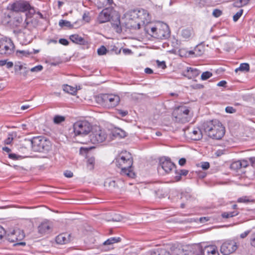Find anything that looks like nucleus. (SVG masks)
Returning a JSON list of instances; mask_svg holds the SVG:
<instances>
[{"mask_svg": "<svg viewBox=\"0 0 255 255\" xmlns=\"http://www.w3.org/2000/svg\"><path fill=\"white\" fill-rule=\"evenodd\" d=\"M107 137V133L106 130L99 126L93 127L89 135L91 142L94 144L103 142Z\"/></svg>", "mask_w": 255, "mask_h": 255, "instance_id": "nucleus-7", "label": "nucleus"}, {"mask_svg": "<svg viewBox=\"0 0 255 255\" xmlns=\"http://www.w3.org/2000/svg\"><path fill=\"white\" fill-rule=\"evenodd\" d=\"M12 9L16 12H25L28 11L30 14H33L35 12L29 3L25 1H19L14 2L12 5Z\"/></svg>", "mask_w": 255, "mask_h": 255, "instance_id": "nucleus-10", "label": "nucleus"}, {"mask_svg": "<svg viewBox=\"0 0 255 255\" xmlns=\"http://www.w3.org/2000/svg\"><path fill=\"white\" fill-rule=\"evenodd\" d=\"M212 76V74L208 71L203 72L201 75V79L202 80H206L211 77Z\"/></svg>", "mask_w": 255, "mask_h": 255, "instance_id": "nucleus-40", "label": "nucleus"}, {"mask_svg": "<svg viewBox=\"0 0 255 255\" xmlns=\"http://www.w3.org/2000/svg\"><path fill=\"white\" fill-rule=\"evenodd\" d=\"M107 51V50L106 47L104 46H102L98 49L97 52L99 55H103L106 53Z\"/></svg>", "mask_w": 255, "mask_h": 255, "instance_id": "nucleus-44", "label": "nucleus"}, {"mask_svg": "<svg viewBox=\"0 0 255 255\" xmlns=\"http://www.w3.org/2000/svg\"><path fill=\"white\" fill-rule=\"evenodd\" d=\"M185 134L192 140H199L202 137V133L198 128H188L185 130Z\"/></svg>", "mask_w": 255, "mask_h": 255, "instance_id": "nucleus-16", "label": "nucleus"}, {"mask_svg": "<svg viewBox=\"0 0 255 255\" xmlns=\"http://www.w3.org/2000/svg\"><path fill=\"white\" fill-rule=\"evenodd\" d=\"M8 157L13 160H18L21 159V156L15 153H10L8 154Z\"/></svg>", "mask_w": 255, "mask_h": 255, "instance_id": "nucleus-47", "label": "nucleus"}, {"mask_svg": "<svg viewBox=\"0 0 255 255\" xmlns=\"http://www.w3.org/2000/svg\"><path fill=\"white\" fill-rule=\"evenodd\" d=\"M120 241V238H111L104 242V245H111L114 243H118Z\"/></svg>", "mask_w": 255, "mask_h": 255, "instance_id": "nucleus-33", "label": "nucleus"}, {"mask_svg": "<svg viewBox=\"0 0 255 255\" xmlns=\"http://www.w3.org/2000/svg\"><path fill=\"white\" fill-rule=\"evenodd\" d=\"M178 163L181 166H183L186 163V159L184 158H182L179 159Z\"/></svg>", "mask_w": 255, "mask_h": 255, "instance_id": "nucleus-60", "label": "nucleus"}, {"mask_svg": "<svg viewBox=\"0 0 255 255\" xmlns=\"http://www.w3.org/2000/svg\"><path fill=\"white\" fill-rule=\"evenodd\" d=\"M70 40L74 43L82 44L84 43V39L78 34H73L70 36Z\"/></svg>", "mask_w": 255, "mask_h": 255, "instance_id": "nucleus-24", "label": "nucleus"}, {"mask_svg": "<svg viewBox=\"0 0 255 255\" xmlns=\"http://www.w3.org/2000/svg\"><path fill=\"white\" fill-rule=\"evenodd\" d=\"M64 174L66 177L68 178L72 177L73 175V173L70 171H66Z\"/></svg>", "mask_w": 255, "mask_h": 255, "instance_id": "nucleus-55", "label": "nucleus"}, {"mask_svg": "<svg viewBox=\"0 0 255 255\" xmlns=\"http://www.w3.org/2000/svg\"><path fill=\"white\" fill-rule=\"evenodd\" d=\"M112 26L117 33L122 32L121 22L119 18L112 23Z\"/></svg>", "mask_w": 255, "mask_h": 255, "instance_id": "nucleus-28", "label": "nucleus"}, {"mask_svg": "<svg viewBox=\"0 0 255 255\" xmlns=\"http://www.w3.org/2000/svg\"><path fill=\"white\" fill-rule=\"evenodd\" d=\"M2 150L7 152L8 154L10 153V149L7 147H2Z\"/></svg>", "mask_w": 255, "mask_h": 255, "instance_id": "nucleus-64", "label": "nucleus"}, {"mask_svg": "<svg viewBox=\"0 0 255 255\" xmlns=\"http://www.w3.org/2000/svg\"><path fill=\"white\" fill-rule=\"evenodd\" d=\"M122 217L120 215H116L114 218H113V221L119 222L122 220Z\"/></svg>", "mask_w": 255, "mask_h": 255, "instance_id": "nucleus-56", "label": "nucleus"}, {"mask_svg": "<svg viewBox=\"0 0 255 255\" xmlns=\"http://www.w3.org/2000/svg\"><path fill=\"white\" fill-rule=\"evenodd\" d=\"M59 25L60 27H71L72 25L71 24V22L69 21L66 20H60L59 22Z\"/></svg>", "mask_w": 255, "mask_h": 255, "instance_id": "nucleus-36", "label": "nucleus"}, {"mask_svg": "<svg viewBox=\"0 0 255 255\" xmlns=\"http://www.w3.org/2000/svg\"><path fill=\"white\" fill-rule=\"evenodd\" d=\"M16 133L15 132H11L8 134L7 138L4 141V142L6 144H10L13 140L14 137L16 136Z\"/></svg>", "mask_w": 255, "mask_h": 255, "instance_id": "nucleus-32", "label": "nucleus"}, {"mask_svg": "<svg viewBox=\"0 0 255 255\" xmlns=\"http://www.w3.org/2000/svg\"><path fill=\"white\" fill-rule=\"evenodd\" d=\"M6 65L7 68H10L13 67V64L12 62H7L6 60H1V66Z\"/></svg>", "mask_w": 255, "mask_h": 255, "instance_id": "nucleus-43", "label": "nucleus"}, {"mask_svg": "<svg viewBox=\"0 0 255 255\" xmlns=\"http://www.w3.org/2000/svg\"><path fill=\"white\" fill-rule=\"evenodd\" d=\"M59 42L60 44L64 45H67L69 43L68 40H66V39H64V38L60 39L59 40Z\"/></svg>", "mask_w": 255, "mask_h": 255, "instance_id": "nucleus-54", "label": "nucleus"}, {"mask_svg": "<svg viewBox=\"0 0 255 255\" xmlns=\"http://www.w3.org/2000/svg\"><path fill=\"white\" fill-rule=\"evenodd\" d=\"M240 164L241 162L240 160L234 161L231 164V168L234 170L239 169L241 168Z\"/></svg>", "mask_w": 255, "mask_h": 255, "instance_id": "nucleus-38", "label": "nucleus"}, {"mask_svg": "<svg viewBox=\"0 0 255 255\" xmlns=\"http://www.w3.org/2000/svg\"><path fill=\"white\" fill-rule=\"evenodd\" d=\"M96 101L103 106L110 108L117 106L120 98L116 95L101 94L96 97Z\"/></svg>", "mask_w": 255, "mask_h": 255, "instance_id": "nucleus-6", "label": "nucleus"}, {"mask_svg": "<svg viewBox=\"0 0 255 255\" xmlns=\"http://www.w3.org/2000/svg\"><path fill=\"white\" fill-rule=\"evenodd\" d=\"M225 110L227 113L230 114L234 113L236 111L235 109L232 107H226Z\"/></svg>", "mask_w": 255, "mask_h": 255, "instance_id": "nucleus-52", "label": "nucleus"}, {"mask_svg": "<svg viewBox=\"0 0 255 255\" xmlns=\"http://www.w3.org/2000/svg\"><path fill=\"white\" fill-rule=\"evenodd\" d=\"M144 71L146 73L149 74H152L153 73L152 70L149 68H145L144 70Z\"/></svg>", "mask_w": 255, "mask_h": 255, "instance_id": "nucleus-63", "label": "nucleus"}, {"mask_svg": "<svg viewBox=\"0 0 255 255\" xmlns=\"http://www.w3.org/2000/svg\"><path fill=\"white\" fill-rule=\"evenodd\" d=\"M115 162L116 165L121 169V175L130 178L134 177L135 174L132 168V158L129 152L122 151L117 156Z\"/></svg>", "mask_w": 255, "mask_h": 255, "instance_id": "nucleus-2", "label": "nucleus"}, {"mask_svg": "<svg viewBox=\"0 0 255 255\" xmlns=\"http://www.w3.org/2000/svg\"><path fill=\"white\" fill-rule=\"evenodd\" d=\"M93 127L87 121H79L73 126L74 132L76 135H85L91 131Z\"/></svg>", "mask_w": 255, "mask_h": 255, "instance_id": "nucleus-8", "label": "nucleus"}, {"mask_svg": "<svg viewBox=\"0 0 255 255\" xmlns=\"http://www.w3.org/2000/svg\"><path fill=\"white\" fill-rule=\"evenodd\" d=\"M208 0H195L197 5L199 7L205 6L208 3Z\"/></svg>", "mask_w": 255, "mask_h": 255, "instance_id": "nucleus-39", "label": "nucleus"}, {"mask_svg": "<svg viewBox=\"0 0 255 255\" xmlns=\"http://www.w3.org/2000/svg\"><path fill=\"white\" fill-rule=\"evenodd\" d=\"M222 14V11L218 9H215L213 11V15L216 17H219Z\"/></svg>", "mask_w": 255, "mask_h": 255, "instance_id": "nucleus-49", "label": "nucleus"}, {"mask_svg": "<svg viewBox=\"0 0 255 255\" xmlns=\"http://www.w3.org/2000/svg\"><path fill=\"white\" fill-rule=\"evenodd\" d=\"M240 162H241V168H245V167H246L248 165V162L247 160H240Z\"/></svg>", "mask_w": 255, "mask_h": 255, "instance_id": "nucleus-53", "label": "nucleus"}, {"mask_svg": "<svg viewBox=\"0 0 255 255\" xmlns=\"http://www.w3.org/2000/svg\"><path fill=\"white\" fill-rule=\"evenodd\" d=\"M43 69L42 65H39L36 66L30 69V71L32 72H38L41 71Z\"/></svg>", "mask_w": 255, "mask_h": 255, "instance_id": "nucleus-45", "label": "nucleus"}, {"mask_svg": "<svg viewBox=\"0 0 255 255\" xmlns=\"http://www.w3.org/2000/svg\"><path fill=\"white\" fill-rule=\"evenodd\" d=\"M113 9L111 8L104 9L98 15L97 21L99 23H103L108 22L112 18Z\"/></svg>", "mask_w": 255, "mask_h": 255, "instance_id": "nucleus-15", "label": "nucleus"}, {"mask_svg": "<svg viewBox=\"0 0 255 255\" xmlns=\"http://www.w3.org/2000/svg\"><path fill=\"white\" fill-rule=\"evenodd\" d=\"M193 35V29L190 28H185L182 30L181 36L185 40L189 39Z\"/></svg>", "mask_w": 255, "mask_h": 255, "instance_id": "nucleus-23", "label": "nucleus"}, {"mask_svg": "<svg viewBox=\"0 0 255 255\" xmlns=\"http://www.w3.org/2000/svg\"><path fill=\"white\" fill-rule=\"evenodd\" d=\"M143 26L145 31L152 37H154V34H156L158 29L157 23L153 24L150 23L149 21L148 23H145Z\"/></svg>", "mask_w": 255, "mask_h": 255, "instance_id": "nucleus-18", "label": "nucleus"}, {"mask_svg": "<svg viewBox=\"0 0 255 255\" xmlns=\"http://www.w3.org/2000/svg\"><path fill=\"white\" fill-rule=\"evenodd\" d=\"M226 84V82L225 81H221L217 84V86L220 87H224L225 86Z\"/></svg>", "mask_w": 255, "mask_h": 255, "instance_id": "nucleus-61", "label": "nucleus"}, {"mask_svg": "<svg viewBox=\"0 0 255 255\" xmlns=\"http://www.w3.org/2000/svg\"><path fill=\"white\" fill-rule=\"evenodd\" d=\"M243 9H240L239 11H238L234 16H233V20L235 22H236L238 20L241 15L243 14Z\"/></svg>", "mask_w": 255, "mask_h": 255, "instance_id": "nucleus-41", "label": "nucleus"}, {"mask_svg": "<svg viewBox=\"0 0 255 255\" xmlns=\"http://www.w3.org/2000/svg\"><path fill=\"white\" fill-rule=\"evenodd\" d=\"M204 52V48L202 45L197 46L193 51H190V54H194L195 56H199L201 55Z\"/></svg>", "mask_w": 255, "mask_h": 255, "instance_id": "nucleus-25", "label": "nucleus"}, {"mask_svg": "<svg viewBox=\"0 0 255 255\" xmlns=\"http://www.w3.org/2000/svg\"><path fill=\"white\" fill-rule=\"evenodd\" d=\"M112 133L113 136L117 138H124L127 136V132L120 128H115Z\"/></svg>", "mask_w": 255, "mask_h": 255, "instance_id": "nucleus-22", "label": "nucleus"}, {"mask_svg": "<svg viewBox=\"0 0 255 255\" xmlns=\"http://www.w3.org/2000/svg\"><path fill=\"white\" fill-rule=\"evenodd\" d=\"M4 234V238L9 242L14 243V246L20 245L24 246L25 243L21 242L24 238V234L23 231L20 229H16L8 233H6L5 230L1 227V240L3 238L2 234Z\"/></svg>", "mask_w": 255, "mask_h": 255, "instance_id": "nucleus-5", "label": "nucleus"}, {"mask_svg": "<svg viewBox=\"0 0 255 255\" xmlns=\"http://www.w3.org/2000/svg\"><path fill=\"white\" fill-rule=\"evenodd\" d=\"M117 112L122 117H125L128 114V112L127 111H124L122 110H118Z\"/></svg>", "mask_w": 255, "mask_h": 255, "instance_id": "nucleus-51", "label": "nucleus"}, {"mask_svg": "<svg viewBox=\"0 0 255 255\" xmlns=\"http://www.w3.org/2000/svg\"><path fill=\"white\" fill-rule=\"evenodd\" d=\"M187 72L188 74V76L189 78L196 77L200 74V71L198 70L191 67L187 68Z\"/></svg>", "mask_w": 255, "mask_h": 255, "instance_id": "nucleus-26", "label": "nucleus"}, {"mask_svg": "<svg viewBox=\"0 0 255 255\" xmlns=\"http://www.w3.org/2000/svg\"><path fill=\"white\" fill-rule=\"evenodd\" d=\"M151 255H170L165 249H158L151 253Z\"/></svg>", "mask_w": 255, "mask_h": 255, "instance_id": "nucleus-30", "label": "nucleus"}, {"mask_svg": "<svg viewBox=\"0 0 255 255\" xmlns=\"http://www.w3.org/2000/svg\"><path fill=\"white\" fill-rule=\"evenodd\" d=\"M95 160V158L93 157H90L87 160V166L90 170L93 169L94 168Z\"/></svg>", "mask_w": 255, "mask_h": 255, "instance_id": "nucleus-37", "label": "nucleus"}, {"mask_svg": "<svg viewBox=\"0 0 255 255\" xmlns=\"http://www.w3.org/2000/svg\"><path fill=\"white\" fill-rule=\"evenodd\" d=\"M58 244H66L70 241V235L68 234H61L57 236L55 239Z\"/></svg>", "mask_w": 255, "mask_h": 255, "instance_id": "nucleus-20", "label": "nucleus"}, {"mask_svg": "<svg viewBox=\"0 0 255 255\" xmlns=\"http://www.w3.org/2000/svg\"><path fill=\"white\" fill-rule=\"evenodd\" d=\"M150 21L148 11L144 9H134L127 12L122 18L127 28L139 29Z\"/></svg>", "mask_w": 255, "mask_h": 255, "instance_id": "nucleus-1", "label": "nucleus"}, {"mask_svg": "<svg viewBox=\"0 0 255 255\" xmlns=\"http://www.w3.org/2000/svg\"><path fill=\"white\" fill-rule=\"evenodd\" d=\"M174 253L176 255H182L180 248H177L174 250Z\"/></svg>", "mask_w": 255, "mask_h": 255, "instance_id": "nucleus-59", "label": "nucleus"}, {"mask_svg": "<svg viewBox=\"0 0 255 255\" xmlns=\"http://www.w3.org/2000/svg\"><path fill=\"white\" fill-rule=\"evenodd\" d=\"M14 46L11 40L5 37L1 38V50H4V54L9 55L13 53Z\"/></svg>", "mask_w": 255, "mask_h": 255, "instance_id": "nucleus-12", "label": "nucleus"}, {"mask_svg": "<svg viewBox=\"0 0 255 255\" xmlns=\"http://www.w3.org/2000/svg\"><path fill=\"white\" fill-rule=\"evenodd\" d=\"M250 233V231H247L240 235V237L242 239L246 238Z\"/></svg>", "mask_w": 255, "mask_h": 255, "instance_id": "nucleus-57", "label": "nucleus"}, {"mask_svg": "<svg viewBox=\"0 0 255 255\" xmlns=\"http://www.w3.org/2000/svg\"><path fill=\"white\" fill-rule=\"evenodd\" d=\"M203 128L207 135L215 139H220L225 133V128L218 120H213L204 123Z\"/></svg>", "mask_w": 255, "mask_h": 255, "instance_id": "nucleus-3", "label": "nucleus"}, {"mask_svg": "<svg viewBox=\"0 0 255 255\" xmlns=\"http://www.w3.org/2000/svg\"><path fill=\"white\" fill-rule=\"evenodd\" d=\"M30 141L32 149L34 151L45 153L51 149L52 144L50 141L44 137H34Z\"/></svg>", "mask_w": 255, "mask_h": 255, "instance_id": "nucleus-4", "label": "nucleus"}, {"mask_svg": "<svg viewBox=\"0 0 255 255\" xmlns=\"http://www.w3.org/2000/svg\"><path fill=\"white\" fill-rule=\"evenodd\" d=\"M157 26L158 29L156 34H154V38L162 39L169 36V28L166 23L158 22H157Z\"/></svg>", "mask_w": 255, "mask_h": 255, "instance_id": "nucleus-11", "label": "nucleus"}, {"mask_svg": "<svg viewBox=\"0 0 255 255\" xmlns=\"http://www.w3.org/2000/svg\"><path fill=\"white\" fill-rule=\"evenodd\" d=\"M52 227L51 224L47 221L42 222L38 226V232L41 234H45L49 232Z\"/></svg>", "mask_w": 255, "mask_h": 255, "instance_id": "nucleus-19", "label": "nucleus"}, {"mask_svg": "<svg viewBox=\"0 0 255 255\" xmlns=\"http://www.w3.org/2000/svg\"><path fill=\"white\" fill-rule=\"evenodd\" d=\"M189 113L187 107L180 106L174 109L172 115L176 122L185 123L188 121Z\"/></svg>", "mask_w": 255, "mask_h": 255, "instance_id": "nucleus-9", "label": "nucleus"}, {"mask_svg": "<svg viewBox=\"0 0 255 255\" xmlns=\"http://www.w3.org/2000/svg\"><path fill=\"white\" fill-rule=\"evenodd\" d=\"M188 171L187 170H185V169L180 170L178 172V174L180 176H176V180H179L180 179V176H181V175L185 176L188 174Z\"/></svg>", "mask_w": 255, "mask_h": 255, "instance_id": "nucleus-46", "label": "nucleus"}, {"mask_svg": "<svg viewBox=\"0 0 255 255\" xmlns=\"http://www.w3.org/2000/svg\"><path fill=\"white\" fill-rule=\"evenodd\" d=\"M23 65L20 62L16 63L14 65V69L15 72L21 71L23 69Z\"/></svg>", "mask_w": 255, "mask_h": 255, "instance_id": "nucleus-48", "label": "nucleus"}, {"mask_svg": "<svg viewBox=\"0 0 255 255\" xmlns=\"http://www.w3.org/2000/svg\"><path fill=\"white\" fill-rule=\"evenodd\" d=\"M18 53L22 54V56L27 57L32 54V52L28 50H17L16 54H18Z\"/></svg>", "mask_w": 255, "mask_h": 255, "instance_id": "nucleus-42", "label": "nucleus"}, {"mask_svg": "<svg viewBox=\"0 0 255 255\" xmlns=\"http://www.w3.org/2000/svg\"><path fill=\"white\" fill-rule=\"evenodd\" d=\"M250 70V66L248 63H244L240 64V67L235 69V72L237 73L238 71L242 72H247Z\"/></svg>", "mask_w": 255, "mask_h": 255, "instance_id": "nucleus-31", "label": "nucleus"}, {"mask_svg": "<svg viewBox=\"0 0 255 255\" xmlns=\"http://www.w3.org/2000/svg\"><path fill=\"white\" fill-rule=\"evenodd\" d=\"M63 89L65 92L69 93L71 95L76 94L77 91V89L76 87H74L68 85H64Z\"/></svg>", "mask_w": 255, "mask_h": 255, "instance_id": "nucleus-27", "label": "nucleus"}, {"mask_svg": "<svg viewBox=\"0 0 255 255\" xmlns=\"http://www.w3.org/2000/svg\"><path fill=\"white\" fill-rule=\"evenodd\" d=\"M237 202L238 203H248L249 202H253L254 200L251 199L250 197L243 196L238 199Z\"/></svg>", "mask_w": 255, "mask_h": 255, "instance_id": "nucleus-34", "label": "nucleus"}, {"mask_svg": "<svg viewBox=\"0 0 255 255\" xmlns=\"http://www.w3.org/2000/svg\"><path fill=\"white\" fill-rule=\"evenodd\" d=\"M201 168L204 170H207L210 167V164L209 162H204L201 163Z\"/></svg>", "mask_w": 255, "mask_h": 255, "instance_id": "nucleus-50", "label": "nucleus"}, {"mask_svg": "<svg viewBox=\"0 0 255 255\" xmlns=\"http://www.w3.org/2000/svg\"><path fill=\"white\" fill-rule=\"evenodd\" d=\"M239 214L238 211H233V212H223L221 214V216L224 219H228L230 218H232L235 216H237Z\"/></svg>", "mask_w": 255, "mask_h": 255, "instance_id": "nucleus-29", "label": "nucleus"}, {"mask_svg": "<svg viewBox=\"0 0 255 255\" xmlns=\"http://www.w3.org/2000/svg\"><path fill=\"white\" fill-rule=\"evenodd\" d=\"M234 5L235 6H236V7H241V6H243L242 3H241V0H237V1H235L234 3Z\"/></svg>", "mask_w": 255, "mask_h": 255, "instance_id": "nucleus-58", "label": "nucleus"}, {"mask_svg": "<svg viewBox=\"0 0 255 255\" xmlns=\"http://www.w3.org/2000/svg\"><path fill=\"white\" fill-rule=\"evenodd\" d=\"M119 182L121 184V182L120 181H118L116 183L115 180L112 179H107L104 182V186L109 190H112L116 187H120L122 186V185H119Z\"/></svg>", "mask_w": 255, "mask_h": 255, "instance_id": "nucleus-21", "label": "nucleus"}, {"mask_svg": "<svg viewBox=\"0 0 255 255\" xmlns=\"http://www.w3.org/2000/svg\"><path fill=\"white\" fill-rule=\"evenodd\" d=\"M251 240L252 245L255 246V234L252 235Z\"/></svg>", "mask_w": 255, "mask_h": 255, "instance_id": "nucleus-62", "label": "nucleus"}, {"mask_svg": "<svg viewBox=\"0 0 255 255\" xmlns=\"http://www.w3.org/2000/svg\"><path fill=\"white\" fill-rule=\"evenodd\" d=\"M198 250L200 252L198 255H219L217 248L214 246H206L203 249L198 247Z\"/></svg>", "mask_w": 255, "mask_h": 255, "instance_id": "nucleus-17", "label": "nucleus"}, {"mask_svg": "<svg viewBox=\"0 0 255 255\" xmlns=\"http://www.w3.org/2000/svg\"><path fill=\"white\" fill-rule=\"evenodd\" d=\"M65 120V117L62 116L56 115L53 118V122L55 124H59Z\"/></svg>", "mask_w": 255, "mask_h": 255, "instance_id": "nucleus-35", "label": "nucleus"}, {"mask_svg": "<svg viewBox=\"0 0 255 255\" xmlns=\"http://www.w3.org/2000/svg\"><path fill=\"white\" fill-rule=\"evenodd\" d=\"M174 163L167 157H162L160 159V166L158 168L159 172L163 170L165 173H169L174 167Z\"/></svg>", "mask_w": 255, "mask_h": 255, "instance_id": "nucleus-14", "label": "nucleus"}, {"mask_svg": "<svg viewBox=\"0 0 255 255\" xmlns=\"http://www.w3.org/2000/svg\"><path fill=\"white\" fill-rule=\"evenodd\" d=\"M237 249L236 243L234 241H227L221 247V252L224 255L234 253Z\"/></svg>", "mask_w": 255, "mask_h": 255, "instance_id": "nucleus-13", "label": "nucleus"}]
</instances>
